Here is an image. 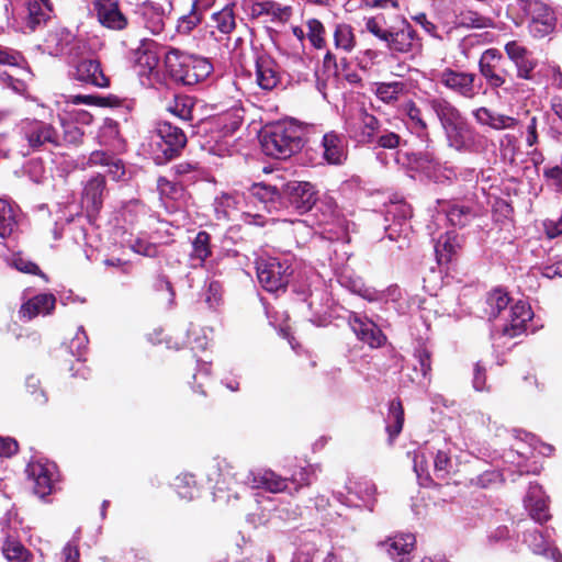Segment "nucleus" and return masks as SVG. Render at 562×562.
Wrapping results in <instances>:
<instances>
[{
  "instance_id": "nucleus-1",
  "label": "nucleus",
  "mask_w": 562,
  "mask_h": 562,
  "mask_svg": "<svg viewBox=\"0 0 562 562\" xmlns=\"http://www.w3.org/2000/svg\"><path fill=\"white\" fill-rule=\"evenodd\" d=\"M364 26L370 34L385 43L392 53L414 55L423 48L422 38L403 15H397L391 25L386 24L382 14L366 18Z\"/></svg>"
},
{
  "instance_id": "nucleus-61",
  "label": "nucleus",
  "mask_w": 562,
  "mask_h": 562,
  "mask_svg": "<svg viewBox=\"0 0 562 562\" xmlns=\"http://www.w3.org/2000/svg\"><path fill=\"white\" fill-rule=\"evenodd\" d=\"M486 367L481 362H476L473 371V387L479 392L488 390L486 384Z\"/></svg>"
},
{
  "instance_id": "nucleus-22",
  "label": "nucleus",
  "mask_w": 562,
  "mask_h": 562,
  "mask_svg": "<svg viewBox=\"0 0 562 562\" xmlns=\"http://www.w3.org/2000/svg\"><path fill=\"white\" fill-rule=\"evenodd\" d=\"M349 324L358 339L372 348L381 347L386 340L385 335L378 325L367 317L362 318L353 314L349 317Z\"/></svg>"
},
{
  "instance_id": "nucleus-30",
  "label": "nucleus",
  "mask_w": 562,
  "mask_h": 562,
  "mask_svg": "<svg viewBox=\"0 0 562 562\" xmlns=\"http://www.w3.org/2000/svg\"><path fill=\"white\" fill-rule=\"evenodd\" d=\"M146 293L158 299L164 292L167 293V305L172 306L176 299L175 288L169 279V277L165 273L161 266L158 267L155 274L147 282L145 286Z\"/></svg>"
},
{
  "instance_id": "nucleus-43",
  "label": "nucleus",
  "mask_w": 562,
  "mask_h": 562,
  "mask_svg": "<svg viewBox=\"0 0 562 562\" xmlns=\"http://www.w3.org/2000/svg\"><path fill=\"white\" fill-rule=\"evenodd\" d=\"M181 404L189 409H198L206 405V392L201 385L189 386L180 395Z\"/></svg>"
},
{
  "instance_id": "nucleus-56",
  "label": "nucleus",
  "mask_w": 562,
  "mask_h": 562,
  "mask_svg": "<svg viewBox=\"0 0 562 562\" xmlns=\"http://www.w3.org/2000/svg\"><path fill=\"white\" fill-rule=\"evenodd\" d=\"M74 103L99 105V106H114V105L120 104V100L117 97H113V95L98 97V95H81V94H79L74 98Z\"/></svg>"
},
{
  "instance_id": "nucleus-27",
  "label": "nucleus",
  "mask_w": 562,
  "mask_h": 562,
  "mask_svg": "<svg viewBox=\"0 0 562 562\" xmlns=\"http://www.w3.org/2000/svg\"><path fill=\"white\" fill-rule=\"evenodd\" d=\"M215 1L216 0H193L189 13L180 16L178 20V32L181 34L191 33L202 23L205 13L215 5Z\"/></svg>"
},
{
  "instance_id": "nucleus-26",
  "label": "nucleus",
  "mask_w": 562,
  "mask_h": 562,
  "mask_svg": "<svg viewBox=\"0 0 562 562\" xmlns=\"http://www.w3.org/2000/svg\"><path fill=\"white\" fill-rule=\"evenodd\" d=\"M56 306V297L52 293L37 294L24 302L20 310V318L31 321L38 315H49Z\"/></svg>"
},
{
  "instance_id": "nucleus-62",
  "label": "nucleus",
  "mask_w": 562,
  "mask_h": 562,
  "mask_svg": "<svg viewBox=\"0 0 562 562\" xmlns=\"http://www.w3.org/2000/svg\"><path fill=\"white\" fill-rule=\"evenodd\" d=\"M61 562H80L78 541H69L61 550Z\"/></svg>"
},
{
  "instance_id": "nucleus-18",
  "label": "nucleus",
  "mask_w": 562,
  "mask_h": 562,
  "mask_svg": "<svg viewBox=\"0 0 562 562\" xmlns=\"http://www.w3.org/2000/svg\"><path fill=\"white\" fill-rule=\"evenodd\" d=\"M382 132L380 120L361 109L356 121L350 125L351 136L360 144L372 145L376 134Z\"/></svg>"
},
{
  "instance_id": "nucleus-34",
  "label": "nucleus",
  "mask_w": 562,
  "mask_h": 562,
  "mask_svg": "<svg viewBox=\"0 0 562 562\" xmlns=\"http://www.w3.org/2000/svg\"><path fill=\"white\" fill-rule=\"evenodd\" d=\"M252 486L263 488L270 493H280L288 487V480L271 470H265L252 474Z\"/></svg>"
},
{
  "instance_id": "nucleus-28",
  "label": "nucleus",
  "mask_w": 562,
  "mask_h": 562,
  "mask_svg": "<svg viewBox=\"0 0 562 562\" xmlns=\"http://www.w3.org/2000/svg\"><path fill=\"white\" fill-rule=\"evenodd\" d=\"M505 52L509 59L516 65L518 76L529 79L532 70L537 66V61L531 57L530 52L516 41L506 43Z\"/></svg>"
},
{
  "instance_id": "nucleus-51",
  "label": "nucleus",
  "mask_w": 562,
  "mask_h": 562,
  "mask_svg": "<svg viewBox=\"0 0 562 562\" xmlns=\"http://www.w3.org/2000/svg\"><path fill=\"white\" fill-rule=\"evenodd\" d=\"M452 469L450 454L438 450L434 458V474L438 480H448Z\"/></svg>"
},
{
  "instance_id": "nucleus-6",
  "label": "nucleus",
  "mask_w": 562,
  "mask_h": 562,
  "mask_svg": "<svg viewBox=\"0 0 562 562\" xmlns=\"http://www.w3.org/2000/svg\"><path fill=\"white\" fill-rule=\"evenodd\" d=\"M21 133L27 146L33 153L43 151L49 148L61 146V138L58 131L52 123L25 119L21 123Z\"/></svg>"
},
{
  "instance_id": "nucleus-23",
  "label": "nucleus",
  "mask_w": 562,
  "mask_h": 562,
  "mask_svg": "<svg viewBox=\"0 0 562 562\" xmlns=\"http://www.w3.org/2000/svg\"><path fill=\"white\" fill-rule=\"evenodd\" d=\"M440 83L449 90L465 97L473 98V82L475 76L469 72H461L451 68H445L438 76Z\"/></svg>"
},
{
  "instance_id": "nucleus-14",
  "label": "nucleus",
  "mask_w": 562,
  "mask_h": 562,
  "mask_svg": "<svg viewBox=\"0 0 562 562\" xmlns=\"http://www.w3.org/2000/svg\"><path fill=\"white\" fill-rule=\"evenodd\" d=\"M494 130H509L499 137L501 158L506 164H514L518 150L517 140L521 135L518 121L513 116L504 114L494 115Z\"/></svg>"
},
{
  "instance_id": "nucleus-64",
  "label": "nucleus",
  "mask_w": 562,
  "mask_h": 562,
  "mask_svg": "<svg viewBox=\"0 0 562 562\" xmlns=\"http://www.w3.org/2000/svg\"><path fill=\"white\" fill-rule=\"evenodd\" d=\"M106 167L108 173L112 177L113 180H121L125 175V167L123 161L115 156Z\"/></svg>"
},
{
  "instance_id": "nucleus-39",
  "label": "nucleus",
  "mask_w": 562,
  "mask_h": 562,
  "mask_svg": "<svg viewBox=\"0 0 562 562\" xmlns=\"http://www.w3.org/2000/svg\"><path fill=\"white\" fill-rule=\"evenodd\" d=\"M334 46L337 50L350 53L357 45L353 29L347 23H337L333 32Z\"/></svg>"
},
{
  "instance_id": "nucleus-9",
  "label": "nucleus",
  "mask_w": 562,
  "mask_h": 562,
  "mask_svg": "<svg viewBox=\"0 0 562 562\" xmlns=\"http://www.w3.org/2000/svg\"><path fill=\"white\" fill-rule=\"evenodd\" d=\"M426 105L434 111L449 137L458 136L463 132L465 121L449 100L442 97H430L426 99Z\"/></svg>"
},
{
  "instance_id": "nucleus-33",
  "label": "nucleus",
  "mask_w": 562,
  "mask_h": 562,
  "mask_svg": "<svg viewBox=\"0 0 562 562\" xmlns=\"http://www.w3.org/2000/svg\"><path fill=\"white\" fill-rule=\"evenodd\" d=\"M405 422V413L402 401L400 398H394L390 402L389 412L386 417V427L385 430L389 436L390 443L398 437V435L403 430Z\"/></svg>"
},
{
  "instance_id": "nucleus-25",
  "label": "nucleus",
  "mask_w": 562,
  "mask_h": 562,
  "mask_svg": "<svg viewBox=\"0 0 562 562\" xmlns=\"http://www.w3.org/2000/svg\"><path fill=\"white\" fill-rule=\"evenodd\" d=\"M234 2L225 4L222 9L212 12L207 26L211 35L218 33L221 36H228L237 27V16Z\"/></svg>"
},
{
  "instance_id": "nucleus-48",
  "label": "nucleus",
  "mask_w": 562,
  "mask_h": 562,
  "mask_svg": "<svg viewBox=\"0 0 562 562\" xmlns=\"http://www.w3.org/2000/svg\"><path fill=\"white\" fill-rule=\"evenodd\" d=\"M173 486L180 498L191 501L196 486L194 475L190 473L178 475Z\"/></svg>"
},
{
  "instance_id": "nucleus-19",
  "label": "nucleus",
  "mask_w": 562,
  "mask_h": 562,
  "mask_svg": "<svg viewBox=\"0 0 562 562\" xmlns=\"http://www.w3.org/2000/svg\"><path fill=\"white\" fill-rule=\"evenodd\" d=\"M25 474L36 496L43 499L52 494L53 472L49 464L41 461H31L25 468Z\"/></svg>"
},
{
  "instance_id": "nucleus-35",
  "label": "nucleus",
  "mask_w": 562,
  "mask_h": 562,
  "mask_svg": "<svg viewBox=\"0 0 562 562\" xmlns=\"http://www.w3.org/2000/svg\"><path fill=\"white\" fill-rule=\"evenodd\" d=\"M1 552L9 562H32L33 553L18 539L8 536L1 546Z\"/></svg>"
},
{
  "instance_id": "nucleus-47",
  "label": "nucleus",
  "mask_w": 562,
  "mask_h": 562,
  "mask_svg": "<svg viewBox=\"0 0 562 562\" xmlns=\"http://www.w3.org/2000/svg\"><path fill=\"white\" fill-rule=\"evenodd\" d=\"M25 393L27 401L32 405L42 406L47 403V395L41 387L40 380L34 375H30L25 380Z\"/></svg>"
},
{
  "instance_id": "nucleus-11",
  "label": "nucleus",
  "mask_w": 562,
  "mask_h": 562,
  "mask_svg": "<svg viewBox=\"0 0 562 562\" xmlns=\"http://www.w3.org/2000/svg\"><path fill=\"white\" fill-rule=\"evenodd\" d=\"M108 193L106 179L101 173L92 176L83 184L80 201L90 222L99 216Z\"/></svg>"
},
{
  "instance_id": "nucleus-20",
  "label": "nucleus",
  "mask_w": 562,
  "mask_h": 562,
  "mask_svg": "<svg viewBox=\"0 0 562 562\" xmlns=\"http://www.w3.org/2000/svg\"><path fill=\"white\" fill-rule=\"evenodd\" d=\"M256 82L266 91H271L281 83L279 64L268 54H259L255 60Z\"/></svg>"
},
{
  "instance_id": "nucleus-53",
  "label": "nucleus",
  "mask_w": 562,
  "mask_h": 562,
  "mask_svg": "<svg viewBox=\"0 0 562 562\" xmlns=\"http://www.w3.org/2000/svg\"><path fill=\"white\" fill-rule=\"evenodd\" d=\"M61 143L71 146H79L83 143V131L74 122H63Z\"/></svg>"
},
{
  "instance_id": "nucleus-12",
  "label": "nucleus",
  "mask_w": 562,
  "mask_h": 562,
  "mask_svg": "<svg viewBox=\"0 0 562 562\" xmlns=\"http://www.w3.org/2000/svg\"><path fill=\"white\" fill-rule=\"evenodd\" d=\"M282 195L297 213L304 214L317 204V191L306 181H289L282 186Z\"/></svg>"
},
{
  "instance_id": "nucleus-54",
  "label": "nucleus",
  "mask_w": 562,
  "mask_h": 562,
  "mask_svg": "<svg viewBox=\"0 0 562 562\" xmlns=\"http://www.w3.org/2000/svg\"><path fill=\"white\" fill-rule=\"evenodd\" d=\"M316 210L322 212L321 224H334L340 220V212L333 201H321L316 204Z\"/></svg>"
},
{
  "instance_id": "nucleus-16",
  "label": "nucleus",
  "mask_w": 562,
  "mask_h": 562,
  "mask_svg": "<svg viewBox=\"0 0 562 562\" xmlns=\"http://www.w3.org/2000/svg\"><path fill=\"white\" fill-rule=\"evenodd\" d=\"M209 482L213 483V498L221 504H229L239 498L235 490L236 482L229 471H224L220 463L211 467L207 473Z\"/></svg>"
},
{
  "instance_id": "nucleus-40",
  "label": "nucleus",
  "mask_w": 562,
  "mask_h": 562,
  "mask_svg": "<svg viewBox=\"0 0 562 562\" xmlns=\"http://www.w3.org/2000/svg\"><path fill=\"white\" fill-rule=\"evenodd\" d=\"M416 539L412 533H402L389 538L383 544L389 543L387 552L392 558H400V561H404V555L409 554L415 546Z\"/></svg>"
},
{
  "instance_id": "nucleus-29",
  "label": "nucleus",
  "mask_w": 562,
  "mask_h": 562,
  "mask_svg": "<svg viewBox=\"0 0 562 562\" xmlns=\"http://www.w3.org/2000/svg\"><path fill=\"white\" fill-rule=\"evenodd\" d=\"M524 541L536 554H542L550 558L553 562H561L562 555L559 550L552 546L549 537L543 535L541 530L536 527L527 529L524 535Z\"/></svg>"
},
{
  "instance_id": "nucleus-17",
  "label": "nucleus",
  "mask_w": 562,
  "mask_h": 562,
  "mask_svg": "<svg viewBox=\"0 0 562 562\" xmlns=\"http://www.w3.org/2000/svg\"><path fill=\"white\" fill-rule=\"evenodd\" d=\"M524 506L528 510L530 517L543 524L551 518L549 513V498L542 486L536 481H529L528 490L524 497Z\"/></svg>"
},
{
  "instance_id": "nucleus-59",
  "label": "nucleus",
  "mask_w": 562,
  "mask_h": 562,
  "mask_svg": "<svg viewBox=\"0 0 562 562\" xmlns=\"http://www.w3.org/2000/svg\"><path fill=\"white\" fill-rule=\"evenodd\" d=\"M114 158V155L104 150H94L92 151L87 161L83 162L82 168H92L97 166L106 167L110 161Z\"/></svg>"
},
{
  "instance_id": "nucleus-2",
  "label": "nucleus",
  "mask_w": 562,
  "mask_h": 562,
  "mask_svg": "<svg viewBox=\"0 0 562 562\" xmlns=\"http://www.w3.org/2000/svg\"><path fill=\"white\" fill-rule=\"evenodd\" d=\"M496 446L498 447L497 459L502 460L504 467L499 468V481L510 479L516 481V475L539 474L540 467L536 463H528L530 447L521 439L516 431H507L504 428L496 429Z\"/></svg>"
},
{
  "instance_id": "nucleus-50",
  "label": "nucleus",
  "mask_w": 562,
  "mask_h": 562,
  "mask_svg": "<svg viewBox=\"0 0 562 562\" xmlns=\"http://www.w3.org/2000/svg\"><path fill=\"white\" fill-rule=\"evenodd\" d=\"M49 13L43 10L38 1H30L27 3L26 26L34 31L49 19Z\"/></svg>"
},
{
  "instance_id": "nucleus-45",
  "label": "nucleus",
  "mask_w": 562,
  "mask_h": 562,
  "mask_svg": "<svg viewBox=\"0 0 562 562\" xmlns=\"http://www.w3.org/2000/svg\"><path fill=\"white\" fill-rule=\"evenodd\" d=\"M249 192L263 204L273 203L282 195V190L280 191L276 186L266 184L263 182L251 184Z\"/></svg>"
},
{
  "instance_id": "nucleus-4",
  "label": "nucleus",
  "mask_w": 562,
  "mask_h": 562,
  "mask_svg": "<svg viewBox=\"0 0 562 562\" xmlns=\"http://www.w3.org/2000/svg\"><path fill=\"white\" fill-rule=\"evenodd\" d=\"M303 131L292 122L267 126L260 136L262 151L276 159H288L303 147Z\"/></svg>"
},
{
  "instance_id": "nucleus-10",
  "label": "nucleus",
  "mask_w": 562,
  "mask_h": 562,
  "mask_svg": "<svg viewBox=\"0 0 562 562\" xmlns=\"http://www.w3.org/2000/svg\"><path fill=\"white\" fill-rule=\"evenodd\" d=\"M90 3L97 21L104 29L122 32L130 26V19L122 10L120 0H90Z\"/></svg>"
},
{
  "instance_id": "nucleus-46",
  "label": "nucleus",
  "mask_w": 562,
  "mask_h": 562,
  "mask_svg": "<svg viewBox=\"0 0 562 562\" xmlns=\"http://www.w3.org/2000/svg\"><path fill=\"white\" fill-rule=\"evenodd\" d=\"M446 215L451 225L464 227L474 217L471 207L465 205L452 204L446 210Z\"/></svg>"
},
{
  "instance_id": "nucleus-36",
  "label": "nucleus",
  "mask_w": 562,
  "mask_h": 562,
  "mask_svg": "<svg viewBox=\"0 0 562 562\" xmlns=\"http://www.w3.org/2000/svg\"><path fill=\"white\" fill-rule=\"evenodd\" d=\"M191 252L189 257L193 261H199V266L203 267L205 261L212 256V237L206 231H200L191 243Z\"/></svg>"
},
{
  "instance_id": "nucleus-55",
  "label": "nucleus",
  "mask_w": 562,
  "mask_h": 562,
  "mask_svg": "<svg viewBox=\"0 0 562 562\" xmlns=\"http://www.w3.org/2000/svg\"><path fill=\"white\" fill-rule=\"evenodd\" d=\"M402 137L397 133L382 127V132L376 134V138L372 145L383 149H395L400 147Z\"/></svg>"
},
{
  "instance_id": "nucleus-60",
  "label": "nucleus",
  "mask_w": 562,
  "mask_h": 562,
  "mask_svg": "<svg viewBox=\"0 0 562 562\" xmlns=\"http://www.w3.org/2000/svg\"><path fill=\"white\" fill-rule=\"evenodd\" d=\"M415 358L419 364V371L423 378H427L431 371V353L426 348H419L415 352Z\"/></svg>"
},
{
  "instance_id": "nucleus-21",
  "label": "nucleus",
  "mask_w": 562,
  "mask_h": 562,
  "mask_svg": "<svg viewBox=\"0 0 562 562\" xmlns=\"http://www.w3.org/2000/svg\"><path fill=\"white\" fill-rule=\"evenodd\" d=\"M74 78L86 85L98 88L110 87V78L105 76L101 63L98 59L80 60L74 71Z\"/></svg>"
},
{
  "instance_id": "nucleus-37",
  "label": "nucleus",
  "mask_w": 562,
  "mask_h": 562,
  "mask_svg": "<svg viewBox=\"0 0 562 562\" xmlns=\"http://www.w3.org/2000/svg\"><path fill=\"white\" fill-rule=\"evenodd\" d=\"M374 94L386 104H393L407 93V85L403 81L378 82Z\"/></svg>"
},
{
  "instance_id": "nucleus-58",
  "label": "nucleus",
  "mask_w": 562,
  "mask_h": 562,
  "mask_svg": "<svg viewBox=\"0 0 562 562\" xmlns=\"http://www.w3.org/2000/svg\"><path fill=\"white\" fill-rule=\"evenodd\" d=\"M13 267L23 273L38 276L45 281H48L47 276L41 270V268L33 261L24 259L22 257H16L13 260Z\"/></svg>"
},
{
  "instance_id": "nucleus-63",
  "label": "nucleus",
  "mask_w": 562,
  "mask_h": 562,
  "mask_svg": "<svg viewBox=\"0 0 562 562\" xmlns=\"http://www.w3.org/2000/svg\"><path fill=\"white\" fill-rule=\"evenodd\" d=\"M19 452V443L11 437L0 436V457L11 458Z\"/></svg>"
},
{
  "instance_id": "nucleus-13",
  "label": "nucleus",
  "mask_w": 562,
  "mask_h": 562,
  "mask_svg": "<svg viewBox=\"0 0 562 562\" xmlns=\"http://www.w3.org/2000/svg\"><path fill=\"white\" fill-rule=\"evenodd\" d=\"M521 11L529 18L528 31L533 38H543L554 32L558 19L547 3H535Z\"/></svg>"
},
{
  "instance_id": "nucleus-52",
  "label": "nucleus",
  "mask_w": 562,
  "mask_h": 562,
  "mask_svg": "<svg viewBox=\"0 0 562 562\" xmlns=\"http://www.w3.org/2000/svg\"><path fill=\"white\" fill-rule=\"evenodd\" d=\"M402 112L409 119L411 124L415 130L423 132L427 131V123L423 117L422 110L414 101L409 100L404 103L402 106Z\"/></svg>"
},
{
  "instance_id": "nucleus-49",
  "label": "nucleus",
  "mask_w": 562,
  "mask_h": 562,
  "mask_svg": "<svg viewBox=\"0 0 562 562\" xmlns=\"http://www.w3.org/2000/svg\"><path fill=\"white\" fill-rule=\"evenodd\" d=\"M157 190L161 196L178 200L183 194L184 188L179 181L159 177L157 179Z\"/></svg>"
},
{
  "instance_id": "nucleus-44",
  "label": "nucleus",
  "mask_w": 562,
  "mask_h": 562,
  "mask_svg": "<svg viewBox=\"0 0 562 562\" xmlns=\"http://www.w3.org/2000/svg\"><path fill=\"white\" fill-rule=\"evenodd\" d=\"M306 37L315 49L326 47V30L318 19H308L306 21Z\"/></svg>"
},
{
  "instance_id": "nucleus-32",
  "label": "nucleus",
  "mask_w": 562,
  "mask_h": 562,
  "mask_svg": "<svg viewBox=\"0 0 562 562\" xmlns=\"http://www.w3.org/2000/svg\"><path fill=\"white\" fill-rule=\"evenodd\" d=\"M250 15L252 18L271 15L272 20L286 22L292 15V8L289 5L282 7L272 0L256 1L250 7Z\"/></svg>"
},
{
  "instance_id": "nucleus-5",
  "label": "nucleus",
  "mask_w": 562,
  "mask_h": 562,
  "mask_svg": "<svg viewBox=\"0 0 562 562\" xmlns=\"http://www.w3.org/2000/svg\"><path fill=\"white\" fill-rule=\"evenodd\" d=\"M165 65L170 78L183 86H194L205 80L213 71V65L207 58L190 55L177 48H170L166 53Z\"/></svg>"
},
{
  "instance_id": "nucleus-41",
  "label": "nucleus",
  "mask_w": 562,
  "mask_h": 562,
  "mask_svg": "<svg viewBox=\"0 0 562 562\" xmlns=\"http://www.w3.org/2000/svg\"><path fill=\"white\" fill-rule=\"evenodd\" d=\"M136 64L144 72H151L159 64V56L156 52L154 41L144 42L136 50Z\"/></svg>"
},
{
  "instance_id": "nucleus-24",
  "label": "nucleus",
  "mask_w": 562,
  "mask_h": 562,
  "mask_svg": "<svg viewBox=\"0 0 562 562\" xmlns=\"http://www.w3.org/2000/svg\"><path fill=\"white\" fill-rule=\"evenodd\" d=\"M323 158L329 165L341 166L348 157L345 137L334 131L326 133L322 140Z\"/></svg>"
},
{
  "instance_id": "nucleus-31",
  "label": "nucleus",
  "mask_w": 562,
  "mask_h": 562,
  "mask_svg": "<svg viewBox=\"0 0 562 562\" xmlns=\"http://www.w3.org/2000/svg\"><path fill=\"white\" fill-rule=\"evenodd\" d=\"M461 249L459 236L454 232H447L438 238L435 252L438 265L450 263Z\"/></svg>"
},
{
  "instance_id": "nucleus-8",
  "label": "nucleus",
  "mask_w": 562,
  "mask_h": 562,
  "mask_svg": "<svg viewBox=\"0 0 562 562\" xmlns=\"http://www.w3.org/2000/svg\"><path fill=\"white\" fill-rule=\"evenodd\" d=\"M157 135L160 138L158 143L160 154L155 158L157 165L166 164L179 157L188 143L183 130L168 121L158 123Z\"/></svg>"
},
{
  "instance_id": "nucleus-42",
  "label": "nucleus",
  "mask_w": 562,
  "mask_h": 562,
  "mask_svg": "<svg viewBox=\"0 0 562 562\" xmlns=\"http://www.w3.org/2000/svg\"><path fill=\"white\" fill-rule=\"evenodd\" d=\"M18 222L12 205L4 199H0V237H9L16 228Z\"/></svg>"
},
{
  "instance_id": "nucleus-15",
  "label": "nucleus",
  "mask_w": 562,
  "mask_h": 562,
  "mask_svg": "<svg viewBox=\"0 0 562 562\" xmlns=\"http://www.w3.org/2000/svg\"><path fill=\"white\" fill-rule=\"evenodd\" d=\"M171 0H147L142 7V16L145 27L153 34H160L166 26V21L172 12Z\"/></svg>"
},
{
  "instance_id": "nucleus-3",
  "label": "nucleus",
  "mask_w": 562,
  "mask_h": 562,
  "mask_svg": "<svg viewBox=\"0 0 562 562\" xmlns=\"http://www.w3.org/2000/svg\"><path fill=\"white\" fill-rule=\"evenodd\" d=\"M494 327L498 339L515 338L526 330L527 323L532 318L530 306L524 301L514 302L503 289H494Z\"/></svg>"
},
{
  "instance_id": "nucleus-57",
  "label": "nucleus",
  "mask_w": 562,
  "mask_h": 562,
  "mask_svg": "<svg viewBox=\"0 0 562 562\" xmlns=\"http://www.w3.org/2000/svg\"><path fill=\"white\" fill-rule=\"evenodd\" d=\"M414 161L420 169L431 170L440 166V159L432 150H425L414 154Z\"/></svg>"
},
{
  "instance_id": "nucleus-38",
  "label": "nucleus",
  "mask_w": 562,
  "mask_h": 562,
  "mask_svg": "<svg viewBox=\"0 0 562 562\" xmlns=\"http://www.w3.org/2000/svg\"><path fill=\"white\" fill-rule=\"evenodd\" d=\"M194 106V98L187 94H175L173 99L167 104V111L184 122H191Z\"/></svg>"
},
{
  "instance_id": "nucleus-7",
  "label": "nucleus",
  "mask_w": 562,
  "mask_h": 562,
  "mask_svg": "<svg viewBox=\"0 0 562 562\" xmlns=\"http://www.w3.org/2000/svg\"><path fill=\"white\" fill-rule=\"evenodd\" d=\"M257 278L262 288L269 292L284 289L293 273L288 260L277 258L260 259L256 262Z\"/></svg>"
}]
</instances>
